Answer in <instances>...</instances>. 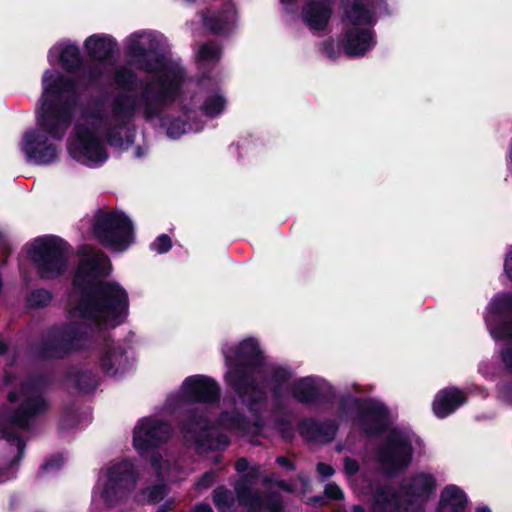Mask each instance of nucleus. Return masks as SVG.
Segmentation results:
<instances>
[{"instance_id":"f257e3e1","label":"nucleus","mask_w":512,"mask_h":512,"mask_svg":"<svg viewBox=\"0 0 512 512\" xmlns=\"http://www.w3.org/2000/svg\"><path fill=\"white\" fill-rule=\"evenodd\" d=\"M143 36L144 33L140 32L131 34L127 39L126 53L138 70L148 74L163 72L157 78L159 90L154 91L148 83L139 95L133 94L138 86L136 72L123 65L114 70L113 82L122 91L113 97L110 105L115 125L107 129L106 139L112 147H123L122 130L134 121L139 104L143 108L144 119L151 121L158 118L165 104L174 102L181 91L184 70L179 67H168L166 55L152 44L146 47L140 40Z\"/></svg>"},{"instance_id":"f03ea898","label":"nucleus","mask_w":512,"mask_h":512,"mask_svg":"<svg viewBox=\"0 0 512 512\" xmlns=\"http://www.w3.org/2000/svg\"><path fill=\"white\" fill-rule=\"evenodd\" d=\"M42 87L38 128L26 131L20 143L27 162L35 165H48L56 160L59 150L49 138L57 141L64 138L77 101V82L59 71L45 70Z\"/></svg>"},{"instance_id":"7ed1b4c3","label":"nucleus","mask_w":512,"mask_h":512,"mask_svg":"<svg viewBox=\"0 0 512 512\" xmlns=\"http://www.w3.org/2000/svg\"><path fill=\"white\" fill-rule=\"evenodd\" d=\"M104 262L99 258L80 260L72 277L75 294L69 314L98 328L121 324L128 315L127 291L117 282L106 281Z\"/></svg>"},{"instance_id":"20e7f679","label":"nucleus","mask_w":512,"mask_h":512,"mask_svg":"<svg viewBox=\"0 0 512 512\" xmlns=\"http://www.w3.org/2000/svg\"><path fill=\"white\" fill-rule=\"evenodd\" d=\"M50 385L47 374L36 373L22 381L18 390L9 391L7 400L12 404L20 403L7 412V421L22 431H30L36 420L50 410V402L45 396Z\"/></svg>"},{"instance_id":"39448f33","label":"nucleus","mask_w":512,"mask_h":512,"mask_svg":"<svg viewBox=\"0 0 512 512\" xmlns=\"http://www.w3.org/2000/svg\"><path fill=\"white\" fill-rule=\"evenodd\" d=\"M178 427L185 443L194 447L199 455L223 451L230 445L229 437L218 431L205 411L198 407L182 410L178 415Z\"/></svg>"},{"instance_id":"423d86ee","label":"nucleus","mask_w":512,"mask_h":512,"mask_svg":"<svg viewBox=\"0 0 512 512\" xmlns=\"http://www.w3.org/2000/svg\"><path fill=\"white\" fill-rule=\"evenodd\" d=\"M89 337L90 329L84 322L70 321L52 325L41 335L35 352L42 360H62L80 351L82 343Z\"/></svg>"},{"instance_id":"0eeeda50","label":"nucleus","mask_w":512,"mask_h":512,"mask_svg":"<svg viewBox=\"0 0 512 512\" xmlns=\"http://www.w3.org/2000/svg\"><path fill=\"white\" fill-rule=\"evenodd\" d=\"M92 234L99 244L117 253L125 252L135 242L133 222L123 211L97 210Z\"/></svg>"},{"instance_id":"6e6552de","label":"nucleus","mask_w":512,"mask_h":512,"mask_svg":"<svg viewBox=\"0 0 512 512\" xmlns=\"http://www.w3.org/2000/svg\"><path fill=\"white\" fill-rule=\"evenodd\" d=\"M70 248L68 242L56 235L35 238L28 253L38 276L45 280L61 276L67 267Z\"/></svg>"},{"instance_id":"1a4fd4ad","label":"nucleus","mask_w":512,"mask_h":512,"mask_svg":"<svg viewBox=\"0 0 512 512\" xmlns=\"http://www.w3.org/2000/svg\"><path fill=\"white\" fill-rule=\"evenodd\" d=\"M348 401L356 409L355 422L367 437H378L384 434L390 427L391 415L389 408L374 398H362L350 396L341 398L339 410L347 413Z\"/></svg>"},{"instance_id":"9d476101","label":"nucleus","mask_w":512,"mask_h":512,"mask_svg":"<svg viewBox=\"0 0 512 512\" xmlns=\"http://www.w3.org/2000/svg\"><path fill=\"white\" fill-rule=\"evenodd\" d=\"M413 446L407 435L393 428L378 448V461L386 475L394 477L412 462Z\"/></svg>"},{"instance_id":"9b49d317","label":"nucleus","mask_w":512,"mask_h":512,"mask_svg":"<svg viewBox=\"0 0 512 512\" xmlns=\"http://www.w3.org/2000/svg\"><path fill=\"white\" fill-rule=\"evenodd\" d=\"M172 435V426L168 421L145 417L139 420L133 431V446L144 456L148 452L165 444Z\"/></svg>"},{"instance_id":"f8f14e48","label":"nucleus","mask_w":512,"mask_h":512,"mask_svg":"<svg viewBox=\"0 0 512 512\" xmlns=\"http://www.w3.org/2000/svg\"><path fill=\"white\" fill-rule=\"evenodd\" d=\"M136 482L137 472L134 465L128 460H123L108 469L102 499L107 505L113 506L135 488Z\"/></svg>"},{"instance_id":"ddd939ff","label":"nucleus","mask_w":512,"mask_h":512,"mask_svg":"<svg viewBox=\"0 0 512 512\" xmlns=\"http://www.w3.org/2000/svg\"><path fill=\"white\" fill-rule=\"evenodd\" d=\"M76 142L71 150L72 156L79 162L104 163L108 153L97 131L88 124H78L75 128Z\"/></svg>"},{"instance_id":"4468645a","label":"nucleus","mask_w":512,"mask_h":512,"mask_svg":"<svg viewBox=\"0 0 512 512\" xmlns=\"http://www.w3.org/2000/svg\"><path fill=\"white\" fill-rule=\"evenodd\" d=\"M227 381L234 392L240 397L243 404L254 415L261 412V405L266 401V393L259 386L253 375L247 371H231L227 374Z\"/></svg>"},{"instance_id":"2eb2a0df","label":"nucleus","mask_w":512,"mask_h":512,"mask_svg":"<svg viewBox=\"0 0 512 512\" xmlns=\"http://www.w3.org/2000/svg\"><path fill=\"white\" fill-rule=\"evenodd\" d=\"M377 44L373 28L343 27L338 39L339 48L350 58L363 57Z\"/></svg>"},{"instance_id":"dca6fc26","label":"nucleus","mask_w":512,"mask_h":512,"mask_svg":"<svg viewBox=\"0 0 512 512\" xmlns=\"http://www.w3.org/2000/svg\"><path fill=\"white\" fill-rule=\"evenodd\" d=\"M182 392L190 403L214 404L221 398L218 382L205 375L188 376L182 384Z\"/></svg>"},{"instance_id":"f3484780","label":"nucleus","mask_w":512,"mask_h":512,"mask_svg":"<svg viewBox=\"0 0 512 512\" xmlns=\"http://www.w3.org/2000/svg\"><path fill=\"white\" fill-rule=\"evenodd\" d=\"M237 18L234 2H222L219 9L202 12L203 26L214 35H228L235 28Z\"/></svg>"},{"instance_id":"a211bd4d","label":"nucleus","mask_w":512,"mask_h":512,"mask_svg":"<svg viewBox=\"0 0 512 512\" xmlns=\"http://www.w3.org/2000/svg\"><path fill=\"white\" fill-rule=\"evenodd\" d=\"M338 428V424L332 419L318 421L315 418L305 417L297 423L300 437L308 443H330L335 439Z\"/></svg>"},{"instance_id":"6ab92c4d","label":"nucleus","mask_w":512,"mask_h":512,"mask_svg":"<svg viewBox=\"0 0 512 512\" xmlns=\"http://www.w3.org/2000/svg\"><path fill=\"white\" fill-rule=\"evenodd\" d=\"M375 2H341L343 27L373 28L377 23Z\"/></svg>"},{"instance_id":"aec40b11","label":"nucleus","mask_w":512,"mask_h":512,"mask_svg":"<svg viewBox=\"0 0 512 512\" xmlns=\"http://www.w3.org/2000/svg\"><path fill=\"white\" fill-rule=\"evenodd\" d=\"M234 369L233 371H247L253 374L264 365V354L257 340L247 338L241 341L233 349Z\"/></svg>"},{"instance_id":"412c9836","label":"nucleus","mask_w":512,"mask_h":512,"mask_svg":"<svg viewBox=\"0 0 512 512\" xmlns=\"http://www.w3.org/2000/svg\"><path fill=\"white\" fill-rule=\"evenodd\" d=\"M467 401L468 398L461 389L456 386H448L436 393L432 402V410L437 418L444 419L466 404Z\"/></svg>"},{"instance_id":"4be33fe9","label":"nucleus","mask_w":512,"mask_h":512,"mask_svg":"<svg viewBox=\"0 0 512 512\" xmlns=\"http://www.w3.org/2000/svg\"><path fill=\"white\" fill-rule=\"evenodd\" d=\"M256 483V475L248 472L240 476L234 484L237 503L248 512H261L262 497L252 487Z\"/></svg>"},{"instance_id":"5701e85b","label":"nucleus","mask_w":512,"mask_h":512,"mask_svg":"<svg viewBox=\"0 0 512 512\" xmlns=\"http://www.w3.org/2000/svg\"><path fill=\"white\" fill-rule=\"evenodd\" d=\"M88 56L95 61L108 62L118 52V43L110 35L94 34L89 36L84 43Z\"/></svg>"},{"instance_id":"b1692460","label":"nucleus","mask_w":512,"mask_h":512,"mask_svg":"<svg viewBox=\"0 0 512 512\" xmlns=\"http://www.w3.org/2000/svg\"><path fill=\"white\" fill-rule=\"evenodd\" d=\"M332 16V7L327 2H305L301 17L306 26L313 31H324Z\"/></svg>"},{"instance_id":"393cba45","label":"nucleus","mask_w":512,"mask_h":512,"mask_svg":"<svg viewBox=\"0 0 512 512\" xmlns=\"http://www.w3.org/2000/svg\"><path fill=\"white\" fill-rule=\"evenodd\" d=\"M216 422L224 429L241 432L243 434L250 433L253 426L257 428L258 431L263 428L261 418H258L254 423H251L249 418L237 409L224 410L220 412Z\"/></svg>"},{"instance_id":"a878e982","label":"nucleus","mask_w":512,"mask_h":512,"mask_svg":"<svg viewBox=\"0 0 512 512\" xmlns=\"http://www.w3.org/2000/svg\"><path fill=\"white\" fill-rule=\"evenodd\" d=\"M291 394L295 401L305 405L321 403L324 400L322 391L311 376L297 379L292 384Z\"/></svg>"},{"instance_id":"bb28decb","label":"nucleus","mask_w":512,"mask_h":512,"mask_svg":"<svg viewBox=\"0 0 512 512\" xmlns=\"http://www.w3.org/2000/svg\"><path fill=\"white\" fill-rule=\"evenodd\" d=\"M401 499L388 484L377 486L372 492V512H400Z\"/></svg>"},{"instance_id":"cd10ccee","label":"nucleus","mask_w":512,"mask_h":512,"mask_svg":"<svg viewBox=\"0 0 512 512\" xmlns=\"http://www.w3.org/2000/svg\"><path fill=\"white\" fill-rule=\"evenodd\" d=\"M436 488L435 477L430 473L421 472L407 481L403 486V491L408 496L425 500L435 493Z\"/></svg>"},{"instance_id":"c85d7f7f","label":"nucleus","mask_w":512,"mask_h":512,"mask_svg":"<svg viewBox=\"0 0 512 512\" xmlns=\"http://www.w3.org/2000/svg\"><path fill=\"white\" fill-rule=\"evenodd\" d=\"M467 504V495L461 488L447 485L441 491L436 512H464Z\"/></svg>"},{"instance_id":"c756f323","label":"nucleus","mask_w":512,"mask_h":512,"mask_svg":"<svg viewBox=\"0 0 512 512\" xmlns=\"http://www.w3.org/2000/svg\"><path fill=\"white\" fill-rule=\"evenodd\" d=\"M126 362V351L121 346L106 345L100 357L101 370L103 373L112 376L123 372Z\"/></svg>"},{"instance_id":"7c9ffc66","label":"nucleus","mask_w":512,"mask_h":512,"mask_svg":"<svg viewBox=\"0 0 512 512\" xmlns=\"http://www.w3.org/2000/svg\"><path fill=\"white\" fill-rule=\"evenodd\" d=\"M68 379L74 387L83 394L93 393L99 385V377L92 370L73 368L68 372Z\"/></svg>"},{"instance_id":"2f4dec72","label":"nucleus","mask_w":512,"mask_h":512,"mask_svg":"<svg viewBox=\"0 0 512 512\" xmlns=\"http://www.w3.org/2000/svg\"><path fill=\"white\" fill-rule=\"evenodd\" d=\"M62 68L70 74L80 72L84 65V58L80 49L75 44H69L62 48L59 54Z\"/></svg>"},{"instance_id":"473e14b6","label":"nucleus","mask_w":512,"mask_h":512,"mask_svg":"<svg viewBox=\"0 0 512 512\" xmlns=\"http://www.w3.org/2000/svg\"><path fill=\"white\" fill-rule=\"evenodd\" d=\"M488 311L499 317H512V293L496 295L489 303Z\"/></svg>"},{"instance_id":"72a5a7b5","label":"nucleus","mask_w":512,"mask_h":512,"mask_svg":"<svg viewBox=\"0 0 512 512\" xmlns=\"http://www.w3.org/2000/svg\"><path fill=\"white\" fill-rule=\"evenodd\" d=\"M1 438L10 445L16 446L17 454L12 458L11 465L18 464L24 457L26 442L24 438L10 427H3L0 431Z\"/></svg>"},{"instance_id":"f704fd0d","label":"nucleus","mask_w":512,"mask_h":512,"mask_svg":"<svg viewBox=\"0 0 512 512\" xmlns=\"http://www.w3.org/2000/svg\"><path fill=\"white\" fill-rule=\"evenodd\" d=\"M213 502L218 512H231L235 504V497L225 486H218L213 491Z\"/></svg>"},{"instance_id":"c9c22d12","label":"nucleus","mask_w":512,"mask_h":512,"mask_svg":"<svg viewBox=\"0 0 512 512\" xmlns=\"http://www.w3.org/2000/svg\"><path fill=\"white\" fill-rule=\"evenodd\" d=\"M226 106V99L219 94L208 96L201 106L203 114L214 118L220 115Z\"/></svg>"},{"instance_id":"e433bc0d","label":"nucleus","mask_w":512,"mask_h":512,"mask_svg":"<svg viewBox=\"0 0 512 512\" xmlns=\"http://www.w3.org/2000/svg\"><path fill=\"white\" fill-rule=\"evenodd\" d=\"M78 409L75 402L64 405L61 409L59 428L69 430L78 425Z\"/></svg>"},{"instance_id":"4c0bfd02","label":"nucleus","mask_w":512,"mask_h":512,"mask_svg":"<svg viewBox=\"0 0 512 512\" xmlns=\"http://www.w3.org/2000/svg\"><path fill=\"white\" fill-rule=\"evenodd\" d=\"M53 299V294L44 288L32 290L27 295V304L31 308H44L50 304Z\"/></svg>"},{"instance_id":"58836bf2","label":"nucleus","mask_w":512,"mask_h":512,"mask_svg":"<svg viewBox=\"0 0 512 512\" xmlns=\"http://www.w3.org/2000/svg\"><path fill=\"white\" fill-rule=\"evenodd\" d=\"M489 332L495 340H512V317L504 318L493 326L490 325Z\"/></svg>"},{"instance_id":"ea45409f","label":"nucleus","mask_w":512,"mask_h":512,"mask_svg":"<svg viewBox=\"0 0 512 512\" xmlns=\"http://www.w3.org/2000/svg\"><path fill=\"white\" fill-rule=\"evenodd\" d=\"M222 55V47L214 42H206L202 44L197 56L199 60L204 62H218Z\"/></svg>"},{"instance_id":"a19ab883","label":"nucleus","mask_w":512,"mask_h":512,"mask_svg":"<svg viewBox=\"0 0 512 512\" xmlns=\"http://www.w3.org/2000/svg\"><path fill=\"white\" fill-rule=\"evenodd\" d=\"M81 71L79 78L85 81L88 86L97 84L103 76L102 69L97 65L83 66Z\"/></svg>"},{"instance_id":"79ce46f5","label":"nucleus","mask_w":512,"mask_h":512,"mask_svg":"<svg viewBox=\"0 0 512 512\" xmlns=\"http://www.w3.org/2000/svg\"><path fill=\"white\" fill-rule=\"evenodd\" d=\"M263 509L266 512H283L284 505L280 494L270 493L262 498L261 511Z\"/></svg>"},{"instance_id":"37998d69","label":"nucleus","mask_w":512,"mask_h":512,"mask_svg":"<svg viewBox=\"0 0 512 512\" xmlns=\"http://www.w3.org/2000/svg\"><path fill=\"white\" fill-rule=\"evenodd\" d=\"M292 378V372L288 367L281 365L273 366L270 373V380L273 384L284 385Z\"/></svg>"},{"instance_id":"c03bdc74","label":"nucleus","mask_w":512,"mask_h":512,"mask_svg":"<svg viewBox=\"0 0 512 512\" xmlns=\"http://www.w3.org/2000/svg\"><path fill=\"white\" fill-rule=\"evenodd\" d=\"M142 493L147 496V501L149 503H158L166 496V485L155 484L142 490Z\"/></svg>"},{"instance_id":"a18cd8bd","label":"nucleus","mask_w":512,"mask_h":512,"mask_svg":"<svg viewBox=\"0 0 512 512\" xmlns=\"http://www.w3.org/2000/svg\"><path fill=\"white\" fill-rule=\"evenodd\" d=\"M150 248L159 254L167 253L172 248V240L169 235L161 234L151 243Z\"/></svg>"},{"instance_id":"49530a36","label":"nucleus","mask_w":512,"mask_h":512,"mask_svg":"<svg viewBox=\"0 0 512 512\" xmlns=\"http://www.w3.org/2000/svg\"><path fill=\"white\" fill-rule=\"evenodd\" d=\"M186 122L180 118L172 119L167 127V135L170 138L177 139L186 132Z\"/></svg>"},{"instance_id":"de8ad7c7","label":"nucleus","mask_w":512,"mask_h":512,"mask_svg":"<svg viewBox=\"0 0 512 512\" xmlns=\"http://www.w3.org/2000/svg\"><path fill=\"white\" fill-rule=\"evenodd\" d=\"M276 427L284 440H292L295 437L294 427L288 419H278L276 422Z\"/></svg>"},{"instance_id":"09e8293b","label":"nucleus","mask_w":512,"mask_h":512,"mask_svg":"<svg viewBox=\"0 0 512 512\" xmlns=\"http://www.w3.org/2000/svg\"><path fill=\"white\" fill-rule=\"evenodd\" d=\"M63 463H64V458L61 454H53L43 462L40 469L44 472L57 470V469L61 468Z\"/></svg>"},{"instance_id":"8fccbe9b","label":"nucleus","mask_w":512,"mask_h":512,"mask_svg":"<svg viewBox=\"0 0 512 512\" xmlns=\"http://www.w3.org/2000/svg\"><path fill=\"white\" fill-rule=\"evenodd\" d=\"M499 398L512 405V381H503L497 384Z\"/></svg>"},{"instance_id":"3c124183","label":"nucleus","mask_w":512,"mask_h":512,"mask_svg":"<svg viewBox=\"0 0 512 512\" xmlns=\"http://www.w3.org/2000/svg\"><path fill=\"white\" fill-rule=\"evenodd\" d=\"M500 358L506 371L512 374V343H507L502 347Z\"/></svg>"},{"instance_id":"603ef678","label":"nucleus","mask_w":512,"mask_h":512,"mask_svg":"<svg viewBox=\"0 0 512 512\" xmlns=\"http://www.w3.org/2000/svg\"><path fill=\"white\" fill-rule=\"evenodd\" d=\"M324 494L328 499L331 500H342L344 498V493L342 489L336 483H328L325 486Z\"/></svg>"},{"instance_id":"864d4df0","label":"nucleus","mask_w":512,"mask_h":512,"mask_svg":"<svg viewBox=\"0 0 512 512\" xmlns=\"http://www.w3.org/2000/svg\"><path fill=\"white\" fill-rule=\"evenodd\" d=\"M320 51L329 59H335L338 55L333 38H328L320 44Z\"/></svg>"},{"instance_id":"5fc2aeb1","label":"nucleus","mask_w":512,"mask_h":512,"mask_svg":"<svg viewBox=\"0 0 512 512\" xmlns=\"http://www.w3.org/2000/svg\"><path fill=\"white\" fill-rule=\"evenodd\" d=\"M215 481V473L212 471H207L202 474L201 477L196 481V486L198 488L208 489L210 488Z\"/></svg>"},{"instance_id":"6e6d98bb","label":"nucleus","mask_w":512,"mask_h":512,"mask_svg":"<svg viewBox=\"0 0 512 512\" xmlns=\"http://www.w3.org/2000/svg\"><path fill=\"white\" fill-rule=\"evenodd\" d=\"M360 465L358 461L351 457L344 458V471L349 476H354L359 472Z\"/></svg>"},{"instance_id":"4d7b16f0","label":"nucleus","mask_w":512,"mask_h":512,"mask_svg":"<svg viewBox=\"0 0 512 512\" xmlns=\"http://www.w3.org/2000/svg\"><path fill=\"white\" fill-rule=\"evenodd\" d=\"M316 471L319 473L320 476L323 478H329L334 474V468L326 463L319 462L316 465Z\"/></svg>"},{"instance_id":"13d9d810","label":"nucleus","mask_w":512,"mask_h":512,"mask_svg":"<svg viewBox=\"0 0 512 512\" xmlns=\"http://www.w3.org/2000/svg\"><path fill=\"white\" fill-rule=\"evenodd\" d=\"M503 268L505 275L512 282V246L510 247L506 254Z\"/></svg>"},{"instance_id":"bf43d9fd","label":"nucleus","mask_w":512,"mask_h":512,"mask_svg":"<svg viewBox=\"0 0 512 512\" xmlns=\"http://www.w3.org/2000/svg\"><path fill=\"white\" fill-rule=\"evenodd\" d=\"M276 464L281 466L282 468L286 469L287 471H295L296 465L292 460H290L286 456H278L275 460Z\"/></svg>"},{"instance_id":"052dcab7","label":"nucleus","mask_w":512,"mask_h":512,"mask_svg":"<svg viewBox=\"0 0 512 512\" xmlns=\"http://www.w3.org/2000/svg\"><path fill=\"white\" fill-rule=\"evenodd\" d=\"M97 108L91 109L88 112V116L92 119L102 121L105 119V114L103 111V105L99 102H96Z\"/></svg>"},{"instance_id":"680f3d73","label":"nucleus","mask_w":512,"mask_h":512,"mask_svg":"<svg viewBox=\"0 0 512 512\" xmlns=\"http://www.w3.org/2000/svg\"><path fill=\"white\" fill-rule=\"evenodd\" d=\"M234 467L238 473H244L249 467V462L246 458L241 457L235 461Z\"/></svg>"},{"instance_id":"e2e57ef3","label":"nucleus","mask_w":512,"mask_h":512,"mask_svg":"<svg viewBox=\"0 0 512 512\" xmlns=\"http://www.w3.org/2000/svg\"><path fill=\"white\" fill-rule=\"evenodd\" d=\"M162 456L159 452H153L150 456V463L155 468H160Z\"/></svg>"},{"instance_id":"0e129e2a","label":"nucleus","mask_w":512,"mask_h":512,"mask_svg":"<svg viewBox=\"0 0 512 512\" xmlns=\"http://www.w3.org/2000/svg\"><path fill=\"white\" fill-rule=\"evenodd\" d=\"M191 512H214L209 504L199 503Z\"/></svg>"},{"instance_id":"69168bd1","label":"nucleus","mask_w":512,"mask_h":512,"mask_svg":"<svg viewBox=\"0 0 512 512\" xmlns=\"http://www.w3.org/2000/svg\"><path fill=\"white\" fill-rule=\"evenodd\" d=\"M283 385L273 384L271 388V393L274 398H279L281 396Z\"/></svg>"},{"instance_id":"338daca9","label":"nucleus","mask_w":512,"mask_h":512,"mask_svg":"<svg viewBox=\"0 0 512 512\" xmlns=\"http://www.w3.org/2000/svg\"><path fill=\"white\" fill-rule=\"evenodd\" d=\"M170 510H172V501H167L159 506L157 512H169Z\"/></svg>"},{"instance_id":"774afa93","label":"nucleus","mask_w":512,"mask_h":512,"mask_svg":"<svg viewBox=\"0 0 512 512\" xmlns=\"http://www.w3.org/2000/svg\"><path fill=\"white\" fill-rule=\"evenodd\" d=\"M278 487L281 488L284 491H287V492H291L292 491L290 485L285 480L279 481L278 482Z\"/></svg>"}]
</instances>
